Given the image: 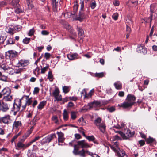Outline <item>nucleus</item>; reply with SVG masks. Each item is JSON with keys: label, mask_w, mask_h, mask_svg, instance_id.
Here are the masks:
<instances>
[{"label": "nucleus", "mask_w": 157, "mask_h": 157, "mask_svg": "<svg viewBox=\"0 0 157 157\" xmlns=\"http://www.w3.org/2000/svg\"><path fill=\"white\" fill-rule=\"evenodd\" d=\"M30 144L28 143L26 144H24L22 142L20 141L17 143L15 145L16 149L18 150L21 149H24L30 146Z\"/></svg>", "instance_id": "obj_11"}, {"label": "nucleus", "mask_w": 157, "mask_h": 157, "mask_svg": "<svg viewBox=\"0 0 157 157\" xmlns=\"http://www.w3.org/2000/svg\"><path fill=\"white\" fill-rule=\"evenodd\" d=\"M30 41V38L26 37L23 40V42L25 44H27L29 43Z\"/></svg>", "instance_id": "obj_48"}, {"label": "nucleus", "mask_w": 157, "mask_h": 157, "mask_svg": "<svg viewBox=\"0 0 157 157\" xmlns=\"http://www.w3.org/2000/svg\"><path fill=\"white\" fill-rule=\"evenodd\" d=\"M78 6V3L77 2H74V4L73 6V12L71 13V14L73 15H75V13L77 11Z\"/></svg>", "instance_id": "obj_24"}, {"label": "nucleus", "mask_w": 157, "mask_h": 157, "mask_svg": "<svg viewBox=\"0 0 157 157\" xmlns=\"http://www.w3.org/2000/svg\"><path fill=\"white\" fill-rule=\"evenodd\" d=\"M22 71V69L21 68H19L17 69H16L14 70V73L16 74H19L21 73Z\"/></svg>", "instance_id": "obj_63"}, {"label": "nucleus", "mask_w": 157, "mask_h": 157, "mask_svg": "<svg viewBox=\"0 0 157 157\" xmlns=\"http://www.w3.org/2000/svg\"><path fill=\"white\" fill-rule=\"evenodd\" d=\"M86 138L89 141H94L95 140V138L94 136H86Z\"/></svg>", "instance_id": "obj_43"}, {"label": "nucleus", "mask_w": 157, "mask_h": 157, "mask_svg": "<svg viewBox=\"0 0 157 157\" xmlns=\"http://www.w3.org/2000/svg\"><path fill=\"white\" fill-rule=\"evenodd\" d=\"M6 37L4 36H1L0 38V43L3 44L5 40Z\"/></svg>", "instance_id": "obj_64"}, {"label": "nucleus", "mask_w": 157, "mask_h": 157, "mask_svg": "<svg viewBox=\"0 0 157 157\" xmlns=\"http://www.w3.org/2000/svg\"><path fill=\"white\" fill-rule=\"evenodd\" d=\"M34 32H35V31H34V29H31L29 30V33H28L29 35V36H31L34 33Z\"/></svg>", "instance_id": "obj_59"}, {"label": "nucleus", "mask_w": 157, "mask_h": 157, "mask_svg": "<svg viewBox=\"0 0 157 157\" xmlns=\"http://www.w3.org/2000/svg\"><path fill=\"white\" fill-rule=\"evenodd\" d=\"M63 120L65 121H67L69 119V113L66 109L63 111Z\"/></svg>", "instance_id": "obj_27"}, {"label": "nucleus", "mask_w": 157, "mask_h": 157, "mask_svg": "<svg viewBox=\"0 0 157 157\" xmlns=\"http://www.w3.org/2000/svg\"><path fill=\"white\" fill-rule=\"evenodd\" d=\"M27 101H26V105H29L31 104L33 101L32 98H28L27 99Z\"/></svg>", "instance_id": "obj_44"}, {"label": "nucleus", "mask_w": 157, "mask_h": 157, "mask_svg": "<svg viewBox=\"0 0 157 157\" xmlns=\"http://www.w3.org/2000/svg\"><path fill=\"white\" fill-rule=\"evenodd\" d=\"M116 133H118L124 139H127L132 137L135 134V132H131L129 129H127L125 133L120 131H115Z\"/></svg>", "instance_id": "obj_3"}, {"label": "nucleus", "mask_w": 157, "mask_h": 157, "mask_svg": "<svg viewBox=\"0 0 157 157\" xmlns=\"http://www.w3.org/2000/svg\"><path fill=\"white\" fill-rule=\"evenodd\" d=\"M21 123L20 121H15L13 124V128H17L18 127L21 126Z\"/></svg>", "instance_id": "obj_31"}, {"label": "nucleus", "mask_w": 157, "mask_h": 157, "mask_svg": "<svg viewBox=\"0 0 157 157\" xmlns=\"http://www.w3.org/2000/svg\"><path fill=\"white\" fill-rule=\"evenodd\" d=\"M29 63L28 60L22 59L19 61L16 67H24L27 66Z\"/></svg>", "instance_id": "obj_13"}, {"label": "nucleus", "mask_w": 157, "mask_h": 157, "mask_svg": "<svg viewBox=\"0 0 157 157\" xmlns=\"http://www.w3.org/2000/svg\"><path fill=\"white\" fill-rule=\"evenodd\" d=\"M104 73L103 72H101L99 73H95L94 74V76L96 77H98L99 78H101L104 76Z\"/></svg>", "instance_id": "obj_40"}, {"label": "nucleus", "mask_w": 157, "mask_h": 157, "mask_svg": "<svg viewBox=\"0 0 157 157\" xmlns=\"http://www.w3.org/2000/svg\"><path fill=\"white\" fill-rule=\"evenodd\" d=\"M55 99L54 100V101H61L62 100V96L60 94H59L57 96L54 97Z\"/></svg>", "instance_id": "obj_37"}, {"label": "nucleus", "mask_w": 157, "mask_h": 157, "mask_svg": "<svg viewBox=\"0 0 157 157\" xmlns=\"http://www.w3.org/2000/svg\"><path fill=\"white\" fill-rule=\"evenodd\" d=\"M56 136L55 134H51L48 135L46 137L43 138L41 141L40 143L42 145L49 143Z\"/></svg>", "instance_id": "obj_7"}, {"label": "nucleus", "mask_w": 157, "mask_h": 157, "mask_svg": "<svg viewBox=\"0 0 157 157\" xmlns=\"http://www.w3.org/2000/svg\"><path fill=\"white\" fill-rule=\"evenodd\" d=\"M121 140V138L117 135H115L113 137V140L114 141H117V140Z\"/></svg>", "instance_id": "obj_62"}, {"label": "nucleus", "mask_w": 157, "mask_h": 157, "mask_svg": "<svg viewBox=\"0 0 157 157\" xmlns=\"http://www.w3.org/2000/svg\"><path fill=\"white\" fill-rule=\"evenodd\" d=\"M11 90L8 87L4 88L2 91V93L4 96L8 94H10Z\"/></svg>", "instance_id": "obj_23"}, {"label": "nucleus", "mask_w": 157, "mask_h": 157, "mask_svg": "<svg viewBox=\"0 0 157 157\" xmlns=\"http://www.w3.org/2000/svg\"><path fill=\"white\" fill-rule=\"evenodd\" d=\"M59 0H52L53 10L54 11L56 12L58 10V6L59 5Z\"/></svg>", "instance_id": "obj_15"}, {"label": "nucleus", "mask_w": 157, "mask_h": 157, "mask_svg": "<svg viewBox=\"0 0 157 157\" xmlns=\"http://www.w3.org/2000/svg\"><path fill=\"white\" fill-rule=\"evenodd\" d=\"M101 119L100 118L98 117L94 121V123L97 126V127H98L100 124H101V123H101Z\"/></svg>", "instance_id": "obj_33"}, {"label": "nucleus", "mask_w": 157, "mask_h": 157, "mask_svg": "<svg viewBox=\"0 0 157 157\" xmlns=\"http://www.w3.org/2000/svg\"><path fill=\"white\" fill-rule=\"evenodd\" d=\"M81 8L80 11L79 12L78 16L77 17V19L78 20H81L85 18L86 17V15L84 12V5L83 2L81 1L80 2Z\"/></svg>", "instance_id": "obj_6"}, {"label": "nucleus", "mask_w": 157, "mask_h": 157, "mask_svg": "<svg viewBox=\"0 0 157 157\" xmlns=\"http://www.w3.org/2000/svg\"><path fill=\"white\" fill-rule=\"evenodd\" d=\"M137 51L138 53H143L145 54L147 52L146 49L143 46H139L137 49Z\"/></svg>", "instance_id": "obj_21"}, {"label": "nucleus", "mask_w": 157, "mask_h": 157, "mask_svg": "<svg viewBox=\"0 0 157 157\" xmlns=\"http://www.w3.org/2000/svg\"><path fill=\"white\" fill-rule=\"evenodd\" d=\"M125 22L126 25L131 26L133 25V21L130 17H128L126 18Z\"/></svg>", "instance_id": "obj_28"}, {"label": "nucleus", "mask_w": 157, "mask_h": 157, "mask_svg": "<svg viewBox=\"0 0 157 157\" xmlns=\"http://www.w3.org/2000/svg\"><path fill=\"white\" fill-rule=\"evenodd\" d=\"M18 54V53L16 51L11 50L8 51L6 52V57L7 58L10 59L16 57Z\"/></svg>", "instance_id": "obj_8"}, {"label": "nucleus", "mask_w": 157, "mask_h": 157, "mask_svg": "<svg viewBox=\"0 0 157 157\" xmlns=\"http://www.w3.org/2000/svg\"><path fill=\"white\" fill-rule=\"evenodd\" d=\"M84 93H85V94L84 95V98L89 99L91 98L92 95V94H91V93L90 92H89L88 94H87L86 92L85 89H84L82 90V92H81V94H83Z\"/></svg>", "instance_id": "obj_25"}, {"label": "nucleus", "mask_w": 157, "mask_h": 157, "mask_svg": "<svg viewBox=\"0 0 157 157\" xmlns=\"http://www.w3.org/2000/svg\"><path fill=\"white\" fill-rule=\"evenodd\" d=\"M49 68V66L47 65L45 67H44L41 69V73H44L45 71L47 70Z\"/></svg>", "instance_id": "obj_50"}, {"label": "nucleus", "mask_w": 157, "mask_h": 157, "mask_svg": "<svg viewBox=\"0 0 157 157\" xmlns=\"http://www.w3.org/2000/svg\"><path fill=\"white\" fill-rule=\"evenodd\" d=\"M14 29L13 28H11L10 27L8 29L7 32L11 35H13L14 33Z\"/></svg>", "instance_id": "obj_39"}, {"label": "nucleus", "mask_w": 157, "mask_h": 157, "mask_svg": "<svg viewBox=\"0 0 157 157\" xmlns=\"http://www.w3.org/2000/svg\"><path fill=\"white\" fill-rule=\"evenodd\" d=\"M63 92L65 93H68L70 90V86H64L63 87Z\"/></svg>", "instance_id": "obj_36"}, {"label": "nucleus", "mask_w": 157, "mask_h": 157, "mask_svg": "<svg viewBox=\"0 0 157 157\" xmlns=\"http://www.w3.org/2000/svg\"><path fill=\"white\" fill-rule=\"evenodd\" d=\"M10 120V116L7 115L5 116L0 118V122L4 124H8Z\"/></svg>", "instance_id": "obj_18"}, {"label": "nucleus", "mask_w": 157, "mask_h": 157, "mask_svg": "<svg viewBox=\"0 0 157 157\" xmlns=\"http://www.w3.org/2000/svg\"><path fill=\"white\" fill-rule=\"evenodd\" d=\"M12 96L10 94H8L4 96L3 100L5 101H10L13 100Z\"/></svg>", "instance_id": "obj_22"}, {"label": "nucleus", "mask_w": 157, "mask_h": 157, "mask_svg": "<svg viewBox=\"0 0 157 157\" xmlns=\"http://www.w3.org/2000/svg\"><path fill=\"white\" fill-rule=\"evenodd\" d=\"M136 99V97L134 95L128 94L124 101L118 104V106L124 109L131 108L135 103Z\"/></svg>", "instance_id": "obj_1"}, {"label": "nucleus", "mask_w": 157, "mask_h": 157, "mask_svg": "<svg viewBox=\"0 0 157 157\" xmlns=\"http://www.w3.org/2000/svg\"><path fill=\"white\" fill-rule=\"evenodd\" d=\"M48 78L49 79V81L51 82L53 80V76L52 74L51 71H50L48 72Z\"/></svg>", "instance_id": "obj_35"}, {"label": "nucleus", "mask_w": 157, "mask_h": 157, "mask_svg": "<svg viewBox=\"0 0 157 157\" xmlns=\"http://www.w3.org/2000/svg\"><path fill=\"white\" fill-rule=\"evenodd\" d=\"M76 113L75 111H71V118L72 120L75 119L77 117Z\"/></svg>", "instance_id": "obj_38"}, {"label": "nucleus", "mask_w": 157, "mask_h": 157, "mask_svg": "<svg viewBox=\"0 0 157 157\" xmlns=\"http://www.w3.org/2000/svg\"><path fill=\"white\" fill-rule=\"evenodd\" d=\"M30 124L33 125V126H32L30 130H29V131H30L31 132H32L33 130V129L34 128V126L36 124V123L34 121V120L33 119L31 122H30Z\"/></svg>", "instance_id": "obj_42"}, {"label": "nucleus", "mask_w": 157, "mask_h": 157, "mask_svg": "<svg viewBox=\"0 0 157 157\" xmlns=\"http://www.w3.org/2000/svg\"><path fill=\"white\" fill-rule=\"evenodd\" d=\"M152 20V14H151L150 16L147 19H145V21L147 23L150 22V25H151V23Z\"/></svg>", "instance_id": "obj_45"}, {"label": "nucleus", "mask_w": 157, "mask_h": 157, "mask_svg": "<svg viewBox=\"0 0 157 157\" xmlns=\"http://www.w3.org/2000/svg\"><path fill=\"white\" fill-rule=\"evenodd\" d=\"M51 56V55L49 53L47 52L45 53L44 56L45 58L47 60L48 59L50 58Z\"/></svg>", "instance_id": "obj_56"}, {"label": "nucleus", "mask_w": 157, "mask_h": 157, "mask_svg": "<svg viewBox=\"0 0 157 157\" xmlns=\"http://www.w3.org/2000/svg\"><path fill=\"white\" fill-rule=\"evenodd\" d=\"M19 0H8V1L13 6L17 7L14 11L15 13L17 14L22 12L21 9L18 7L19 5Z\"/></svg>", "instance_id": "obj_4"}, {"label": "nucleus", "mask_w": 157, "mask_h": 157, "mask_svg": "<svg viewBox=\"0 0 157 157\" xmlns=\"http://www.w3.org/2000/svg\"><path fill=\"white\" fill-rule=\"evenodd\" d=\"M114 86L117 89H120L122 87V84L119 81L115 82L114 84Z\"/></svg>", "instance_id": "obj_30"}, {"label": "nucleus", "mask_w": 157, "mask_h": 157, "mask_svg": "<svg viewBox=\"0 0 157 157\" xmlns=\"http://www.w3.org/2000/svg\"><path fill=\"white\" fill-rule=\"evenodd\" d=\"M14 43V42L12 38H9L7 41L6 44H13Z\"/></svg>", "instance_id": "obj_53"}, {"label": "nucleus", "mask_w": 157, "mask_h": 157, "mask_svg": "<svg viewBox=\"0 0 157 157\" xmlns=\"http://www.w3.org/2000/svg\"><path fill=\"white\" fill-rule=\"evenodd\" d=\"M41 137L40 136H37L36 137L33 139L32 140H31L29 144H30V145L33 143L35 142L36 141L39 139Z\"/></svg>", "instance_id": "obj_47"}, {"label": "nucleus", "mask_w": 157, "mask_h": 157, "mask_svg": "<svg viewBox=\"0 0 157 157\" xmlns=\"http://www.w3.org/2000/svg\"><path fill=\"white\" fill-rule=\"evenodd\" d=\"M107 111L110 112H112L115 110V108L113 107H111L110 108H107Z\"/></svg>", "instance_id": "obj_60"}, {"label": "nucleus", "mask_w": 157, "mask_h": 157, "mask_svg": "<svg viewBox=\"0 0 157 157\" xmlns=\"http://www.w3.org/2000/svg\"><path fill=\"white\" fill-rule=\"evenodd\" d=\"M110 147L118 157H128L124 151L118 147V143L117 141H114L113 145H110Z\"/></svg>", "instance_id": "obj_2"}, {"label": "nucleus", "mask_w": 157, "mask_h": 157, "mask_svg": "<svg viewBox=\"0 0 157 157\" xmlns=\"http://www.w3.org/2000/svg\"><path fill=\"white\" fill-rule=\"evenodd\" d=\"M7 77L4 75H2L0 76V80L4 82H6L7 81Z\"/></svg>", "instance_id": "obj_46"}, {"label": "nucleus", "mask_w": 157, "mask_h": 157, "mask_svg": "<svg viewBox=\"0 0 157 157\" xmlns=\"http://www.w3.org/2000/svg\"><path fill=\"white\" fill-rule=\"evenodd\" d=\"M31 133L30 131H29V130L23 136V137L25 139L27 137L29 136L30 134Z\"/></svg>", "instance_id": "obj_57"}, {"label": "nucleus", "mask_w": 157, "mask_h": 157, "mask_svg": "<svg viewBox=\"0 0 157 157\" xmlns=\"http://www.w3.org/2000/svg\"><path fill=\"white\" fill-rule=\"evenodd\" d=\"M97 128L100 130L101 132L104 133L105 131L106 126L105 124L104 123H101Z\"/></svg>", "instance_id": "obj_20"}, {"label": "nucleus", "mask_w": 157, "mask_h": 157, "mask_svg": "<svg viewBox=\"0 0 157 157\" xmlns=\"http://www.w3.org/2000/svg\"><path fill=\"white\" fill-rule=\"evenodd\" d=\"M67 57L69 59L71 60L76 59L79 58L78 54L76 53L68 54L67 55Z\"/></svg>", "instance_id": "obj_16"}, {"label": "nucleus", "mask_w": 157, "mask_h": 157, "mask_svg": "<svg viewBox=\"0 0 157 157\" xmlns=\"http://www.w3.org/2000/svg\"><path fill=\"white\" fill-rule=\"evenodd\" d=\"M154 140L153 138L151 137H149L148 139H147L146 141L148 144H150L152 143L154 141Z\"/></svg>", "instance_id": "obj_55"}, {"label": "nucleus", "mask_w": 157, "mask_h": 157, "mask_svg": "<svg viewBox=\"0 0 157 157\" xmlns=\"http://www.w3.org/2000/svg\"><path fill=\"white\" fill-rule=\"evenodd\" d=\"M41 34L43 35H48L49 34V32L46 30H43L41 32Z\"/></svg>", "instance_id": "obj_61"}, {"label": "nucleus", "mask_w": 157, "mask_h": 157, "mask_svg": "<svg viewBox=\"0 0 157 157\" xmlns=\"http://www.w3.org/2000/svg\"><path fill=\"white\" fill-rule=\"evenodd\" d=\"M64 17L66 18H68L71 15H72L71 14V13L69 12H66L65 13H63V14Z\"/></svg>", "instance_id": "obj_52"}, {"label": "nucleus", "mask_w": 157, "mask_h": 157, "mask_svg": "<svg viewBox=\"0 0 157 157\" xmlns=\"http://www.w3.org/2000/svg\"><path fill=\"white\" fill-rule=\"evenodd\" d=\"M126 4L130 7L135 6L137 5V0H129L127 2Z\"/></svg>", "instance_id": "obj_17"}, {"label": "nucleus", "mask_w": 157, "mask_h": 157, "mask_svg": "<svg viewBox=\"0 0 157 157\" xmlns=\"http://www.w3.org/2000/svg\"><path fill=\"white\" fill-rule=\"evenodd\" d=\"M90 7L92 9H94L96 6V3L95 1H92L90 3Z\"/></svg>", "instance_id": "obj_49"}, {"label": "nucleus", "mask_w": 157, "mask_h": 157, "mask_svg": "<svg viewBox=\"0 0 157 157\" xmlns=\"http://www.w3.org/2000/svg\"><path fill=\"white\" fill-rule=\"evenodd\" d=\"M52 120L57 124H58L59 121L58 120V117L56 116H53L52 117Z\"/></svg>", "instance_id": "obj_41"}, {"label": "nucleus", "mask_w": 157, "mask_h": 157, "mask_svg": "<svg viewBox=\"0 0 157 157\" xmlns=\"http://www.w3.org/2000/svg\"><path fill=\"white\" fill-rule=\"evenodd\" d=\"M113 3L115 6H118L120 4V2L118 0H114Z\"/></svg>", "instance_id": "obj_58"}, {"label": "nucleus", "mask_w": 157, "mask_h": 157, "mask_svg": "<svg viewBox=\"0 0 157 157\" xmlns=\"http://www.w3.org/2000/svg\"><path fill=\"white\" fill-rule=\"evenodd\" d=\"M18 102V104L15 103L14 102L13 104V107L12 108V111H14V113H17L19 111L20 109V107L21 106V100H19L17 101Z\"/></svg>", "instance_id": "obj_14"}, {"label": "nucleus", "mask_w": 157, "mask_h": 157, "mask_svg": "<svg viewBox=\"0 0 157 157\" xmlns=\"http://www.w3.org/2000/svg\"><path fill=\"white\" fill-rule=\"evenodd\" d=\"M100 105V103L97 101H95L91 103H90L88 104L87 106L89 107L88 108H85L83 107L82 108V111H87L88 109L92 108L93 107H95Z\"/></svg>", "instance_id": "obj_12"}, {"label": "nucleus", "mask_w": 157, "mask_h": 157, "mask_svg": "<svg viewBox=\"0 0 157 157\" xmlns=\"http://www.w3.org/2000/svg\"><path fill=\"white\" fill-rule=\"evenodd\" d=\"M57 134L58 135V141L59 142L62 143L64 140L63 137L64 134L62 132H57Z\"/></svg>", "instance_id": "obj_19"}, {"label": "nucleus", "mask_w": 157, "mask_h": 157, "mask_svg": "<svg viewBox=\"0 0 157 157\" xmlns=\"http://www.w3.org/2000/svg\"><path fill=\"white\" fill-rule=\"evenodd\" d=\"M74 149L73 151V154L75 155H78L82 157H85L86 155L85 154V150L82 149V150L79 151V147L78 146H74Z\"/></svg>", "instance_id": "obj_9"}, {"label": "nucleus", "mask_w": 157, "mask_h": 157, "mask_svg": "<svg viewBox=\"0 0 157 157\" xmlns=\"http://www.w3.org/2000/svg\"><path fill=\"white\" fill-rule=\"evenodd\" d=\"M46 101H43L40 102L37 106V109L39 110H41L46 105Z\"/></svg>", "instance_id": "obj_26"}, {"label": "nucleus", "mask_w": 157, "mask_h": 157, "mask_svg": "<svg viewBox=\"0 0 157 157\" xmlns=\"http://www.w3.org/2000/svg\"><path fill=\"white\" fill-rule=\"evenodd\" d=\"M10 105L3 101H0V110L3 112H6L9 109Z\"/></svg>", "instance_id": "obj_10"}, {"label": "nucleus", "mask_w": 157, "mask_h": 157, "mask_svg": "<svg viewBox=\"0 0 157 157\" xmlns=\"http://www.w3.org/2000/svg\"><path fill=\"white\" fill-rule=\"evenodd\" d=\"M8 149L6 148L3 147L2 148H0V154H2L3 152H7Z\"/></svg>", "instance_id": "obj_54"}, {"label": "nucleus", "mask_w": 157, "mask_h": 157, "mask_svg": "<svg viewBox=\"0 0 157 157\" xmlns=\"http://www.w3.org/2000/svg\"><path fill=\"white\" fill-rule=\"evenodd\" d=\"M59 93L60 91L59 88L57 87H56L52 93V95L54 97L55 96H56L57 95H58V94H59Z\"/></svg>", "instance_id": "obj_34"}, {"label": "nucleus", "mask_w": 157, "mask_h": 157, "mask_svg": "<svg viewBox=\"0 0 157 157\" xmlns=\"http://www.w3.org/2000/svg\"><path fill=\"white\" fill-rule=\"evenodd\" d=\"M27 155L28 157H36V154L30 150H28Z\"/></svg>", "instance_id": "obj_29"}, {"label": "nucleus", "mask_w": 157, "mask_h": 157, "mask_svg": "<svg viewBox=\"0 0 157 157\" xmlns=\"http://www.w3.org/2000/svg\"><path fill=\"white\" fill-rule=\"evenodd\" d=\"M92 145V144H89L84 140L79 141L77 142V144L74 145V146H78L79 147V149L80 147L82 148H90Z\"/></svg>", "instance_id": "obj_5"}, {"label": "nucleus", "mask_w": 157, "mask_h": 157, "mask_svg": "<svg viewBox=\"0 0 157 157\" xmlns=\"http://www.w3.org/2000/svg\"><path fill=\"white\" fill-rule=\"evenodd\" d=\"M119 15L117 13H114L112 16V17L113 19L115 20H116L117 19Z\"/></svg>", "instance_id": "obj_51"}, {"label": "nucleus", "mask_w": 157, "mask_h": 157, "mask_svg": "<svg viewBox=\"0 0 157 157\" xmlns=\"http://www.w3.org/2000/svg\"><path fill=\"white\" fill-rule=\"evenodd\" d=\"M77 29L78 32V35L79 36H82V37L84 36V31L83 29L79 27H77Z\"/></svg>", "instance_id": "obj_32"}]
</instances>
